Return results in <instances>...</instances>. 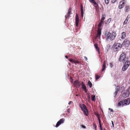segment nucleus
<instances>
[{"label":"nucleus","mask_w":130,"mask_h":130,"mask_svg":"<svg viewBox=\"0 0 130 130\" xmlns=\"http://www.w3.org/2000/svg\"><path fill=\"white\" fill-rule=\"evenodd\" d=\"M106 39H109L110 40L113 41L115 38L117 34L115 31H113L111 33L110 32L106 31L105 32Z\"/></svg>","instance_id":"f257e3e1"},{"label":"nucleus","mask_w":130,"mask_h":130,"mask_svg":"<svg viewBox=\"0 0 130 130\" xmlns=\"http://www.w3.org/2000/svg\"><path fill=\"white\" fill-rule=\"evenodd\" d=\"M79 106L82 111H83L84 115L86 116H88V111L85 104H80Z\"/></svg>","instance_id":"f03ea898"},{"label":"nucleus","mask_w":130,"mask_h":130,"mask_svg":"<svg viewBox=\"0 0 130 130\" xmlns=\"http://www.w3.org/2000/svg\"><path fill=\"white\" fill-rule=\"evenodd\" d=\"M122 47V45L120 43H115L113 45V49L116 52L119 50Z\"/></svg>","instance_id":"7ed1b4c3"},{"label":"nucleus","mask_w":130,"mask_h":130,"mask_svg":"<svg viewBox=\"0 0 130 130\" xmlns=\"http://www.w3.org/2000/svg\"><path fill=\"white\" fill-rule=\"evenodd\" d=\"M65 120L64 118H62L60 119L56 123L55 127H58L60 124L63 123L65 121Z\"/></svg>","instance_id":"20e7f679"},{"label":"nucleus","mask_w":130,"mask_h":130,"mask_svg":"<svg viewBox=\"0 0 130 130\" xmlns=\"http://www.w3.org/2000/svg\"><path fill=\"white\" fill-rule=\"evenodd\" d=\"M126 57V55L124 53H122L120 56V58H119V60L120 61H123L125 59Z\"/></svg>","instance_id":"39448f33"},{"label":"nucleus","mask_w":130,"mask_h":130,"mask_svg":"<svg viewBox=\"0 0 130 130\" xmlns=\"http://www.w3.org/2000/svg\"><path fill=\"white\" fill-rule=\"evenodd\" d=\"M124 106L128 105L130 103V99L128 98L124 100H122Z\"/></svg>","instance_id":"423d86ee"},{"label":"nucleus","mask_w":130,"mask_h":130,"mask_svg":"<svg viewBox=\"0 0 130 130\" xmlns=\"http://www.w3.org/2000/svg\"><path fill=\"white\" fill-rule=\"evenodd\" d=\"M73 84L76 87H79L82 84L79 81L77 80L74 82Z\"/></svg>","instance_id":"0eeeda50"},{"label":"nucleus","mask_w":130,"mask_h":130,"mask_svg":"<svg viewBox=\"0 0 130 130\" xmlns=\"http://www.w3.org/2000/svg\"><path fill=\"white\" fill-rule=\"evenodd\" d=\"M125 2L124 1H123L119 2L118 7L119 9H121L124 7L125 5Z\"/></svg>","instance_id":"6e6552de"},{"label":"nucleus","mask_w":130,"mask_h":130,"mask_svg":"<svg viewBox=\"0 0 130 130\" xmlns=\"http://www.w3.org/2000/svg\"><path fill=\"white\" fill-rule=\"evenodd\" d=\"M72 10V8L70 7L68 10V12L67 15L65 16L66 20L69 19V17L70 16L71 13V11Z\"/></svg>","instance_id":"1a4fd4ad"},{"label":"nucleus","mask_w":130,"mask_h":130,"mask_svg":"<svg viewBox=\"0 0 130 130\" xmlns=\"http://www.w3.org/2000/svg\"><path fill=\"white\" fill-rule=\"evenodd\" d=\"M102 28H98L97 31V34L96 36L97 37H99V38H100L101 34Z\"/></svg>","instance_id":"9d476101"},{"label":"nucleus","mask_w":130,"mask_h":130,"mask_svg":"<svg viewBox=\"0 0 130 130\" xmlns=\"http://www.w3.org/2000/svg\"><path fill=\"white\" fill-rule=\"evenodd\" d=\"M70 61L73 63H75V64H76L77 63H79V62L77 60H75L71 58H70L69 59Z\"/></svg>","instance_id":"9b49d317"},{"label":"nucleus","mask_w":130,"mask_h":130,"mask_svg":"<svg viewBox=\"0 0 130 130\" xmlns=\"http://www.w3.org/2000/svg\"><path fill=\"white\" fill-rule=\"evenodd\" d=\"M130 44L129 41L126 39H125L123 43V45H124L125 46H128Z\"/></svg>","instance_id":"f8f14e48"},{"label":"nucleus","mask_w":130,"mask_h":130,"mask_svg":"<svg viewBox=\"0 0 130 130\" xmlns=\"http://www.w3.org/2000/svg\"><path fill=\"white\" fill-rule=\"evenodd\" d=\"M75 18L76 25L77 26H78V25L79 18L77 14H76Z\"/></svg>","instance_id":"ddd939ff"},{"label":"nucleus","mask_w":130,"mask_h":130,"mask_svg":"<svg viewBox=\"0 0 130 130\" xmlns=\"http://www.w3.org/2000/svg\"><path fill=\"white\" fill-rule=\"evenodd\" d=\"M95 7V9L96 10L99 7L98 3L95 1L92 3Z\"/></svg>","instance_id":"4468645a"},{"label":"nucleus","mask_w":130,"mask_h":130,"mask_svg":"<svg viewBox=\"0 0 130 130\" xmlns=\"http://www.w3.org/2000/svg\"><path fill=\"white\" fill-rule=\"evenodd\" d=\"M125 12H127L130 11V6H127L125 8Z\"/></svg>","instance_id":"2eb2a0df"},{"label":"nucleus","mask_w":130,"mask_h":130,"mask_svg":"<svg viewBox=\"0 0 130 130\" xmlns=\"http://www.w3.org/2000/svg\"><path fill=\"white\" fill-rule=\"evenodd\" d=\"M106 62L105 61H104L102 66V69L101 70L102 71H103L106 68Z\"/></svg>","instance_id":"dca6fc26"},{"label":"nucleus","mask_w":130,"mask_h":130,"mask_svg":"<svg viewBox=\"0 0 130 130\" xmlns=\"http://www.w3.org/2000/svg\"><path fill=\"white\" fill-rule=\"evenodd\" d=\"M126 33L125 32H122L121 33V38L122 39H124L125 37H126Z\"/></svg>","instance_id":"f3484780"},{"label":"nucleus","mask_w":130,"mask_h":130,"mask_svg":"<svg viewBox=\"0 0 130 130\" xmlns=\"http://www.w3.org/2000/svg\"><path fill=\"white\" fill-rule=\"evenodd\" d=\"M130 64V62L128 60L126 61L125 62L124 65L128 68Z\"/></svg>","instance_id":"a211bd4d"},{"label":"nucleus","mask_w":130,"mask_h":130,"mask_svg":"<svg viewBox=\"0 0 130 130\" xmlns=\"http://www.w3.org/2000/svg\"><path fill=\"white\" fill-rule=\"evenodd\" d=\"M121 105H122V106H124V104H123L122 100V101H120V102L118 103L117 105V106L118 107H119Z\"/></svg>","instance_id":"6ab92c4d"},{"label":"nucleus","mask_w":130,"mask_h":130,"mask_svg":"<svg viewBox=\"0 0 130 130\" xmlns=\"http://www.w3.org/2000/svg\"><path fill=\"white\" fill-rule=\"evenodd\" d=\"M94 45L97 50L99 52L100 49L98 47V44L95 43L94 44Z\"/></svg>","instance_id":"aec40b11"},{"label":"nucleus","mask_w":130,"mask_h":130,"mask_svg":"<svg viewBox=\"0 0 130 130\" xmlns=\"http://www.w3.org/2000/svg\"><path fill=\"white\" fill-rule=\"evenodd\" d=\"M104 21H100L99 24L98 25V27L99 28H101V26L102 25V24L103 23Z\"/></svg>","instance_id":"412c9836"},{"label":"nucleus","mask_w":130,"mask_h":130,"mask_svg":"<svg viewBox=\"0 0 130 130\" xmlns=\"http://www.w3.org/2000/svg\"><path fill=\"white\" fill-rule=\"evenodd\" d=\"M81 84L82 85V89H83V90L86 88V87L85 86V84L83 82H82L81 83Z\"/></svg>","instance_id":"4be33fe9"},{"label":"nucleus","mask_w":130,"mask_h":130,"mask_svg":"<svg viewBox=\"0 0 130 130\" xmlns=\"http://www.w3.org/2000/svg\"><path fill=\"white\" fill-rule=\"evenodd\" d=\"M95 95H92L91 96V100L93 101H95Z\"/></svg>","instance_id":"5701e85b"},{"label":"nucleus","mask_w":130,"mask_h":130,"mask_svg":"<svg viewBox=\"0 0 130 130\" xmlns=\"http://www.w3.org/2000/svg\"><path fill=\"white\" fill-rule=\"evenodd\" d=\"M106 17V15L105 14H103L102 15V17L101 19V21H103L105 19V17Z\"/></svg>","instance_id":"b1692460"},{"label":"nucleus","mask_w":130,"mask_h":130,"mask_svg":"<svg viewBox=\"0 0 130 130\" xmlns=\"http://www.w3.org/2000/svg\"><path fill=\"white\" fill-rule=\"evenodd\" d=\"M128 68L124 65L122 68V70L123 71H125Z\"/></svg>","instance_id":"393cba45"},{"label":"nucleus","mask_w":130,"mask_h":130,"mask_svg":"<svg viewBox=\"0 0 130 130\" xmlns=\"http://www.w3.org/2000/svg\"><path fill=\"white\" fill-rule=\"evenodd\" d=\"M88 84L90 88H91L92 86V84L90 81L89 80L88 82Z\"/></svg>","instance_id":"a878e982"},{"label":"nucleus","mask_w":130,"mask_h":130,"mask_svg":"<svg viewBox=\"0 0 130 130\" xmlns=\"http://www.w3.org/2000/svg\"><path fill=\"white\" fill-rule=\"evenodd\" d=\"M111 20V18H109L107 20V22H108L107 23V22L105 23V25H106V24H108L110 22Z\"/></svg>","instance_id":"bb28decb"},{"label":"nucleus","mask_w":130,"mask_h":130,"mask_svg":"<svg viewBox=\"0 0 130 130\" xmlns=\"http://www.w3.org/2000/svg\"><path fill=\"white\" fill-rule=\"evenodd\" d=\"M93 126L94 128V129L95 130H97L96 129V127L97 126L95 123H94L93 124Z\"/></svg>","instance_id":"cd10ccee"},{"label":"nucleus","mask_w":130,"mask_h":130,"mask_svg":"<svg viewBox=\"0 0 130 130\" xmlns=\"http://www.w3.org/2000/svg\"><path fill=\"white\" fill-rule=\"evenodd\" d=\"M81 12H83V5L81 4L80 5Z\"/></svg>","instance_id":"c85d7f7f"},{"label":"nucleus","mask_w":130,"mask_h":130,"mask_svg":"<svg viewBox=\"0 0 130 130\" xmlns=\"http://www.w3.org/2000/svg\"><path fill=\"white\" fill-rule=\"evenodd\" d=\"M95 79L96 80L98 79H99L101 77L100 76H99V75H95Z\"/></svg>","instance_id":"c756f323"},{"label":"nucleus","mask_w":130,"mask_h":130,"mask_svg":"<svg viewBox=\"0 0 130 130\" xmlns=\"http://www.w3.org/2000/svg\"><path fill=\"white\" fill-rule=\"evenodd\" d=\"M128 21V20H127V19H126L124 21V22L123 23V24L125 25V24H126L127 23Z\"/></svg>","instance_id":"7c9ffc66"},{"label":"nucleus","mask_w":130,"mask_h":130,"mask_svg":"<svg viewBox=\"0 0 130 130\" xmlns=\"http://www.w3.org/2000/svg\"><path fill=\"white\" fill-rule=\"evenodd\" d=\"M105 0V3L106 4H108L109 3V0Z\"/></svg>","instance_id":"2f4dec72"},{"label":"nucleus","mask_w":130,"mask_h":130,"mask_svg":"<svg viewBox=\"0 0 130 130\" xmlns=\"http://www.w3.org/2000/svg\"><path fill=\"white\" fill-rule=\"evenodd\" d=\"M113 66V63H110L109 64V66L111 68H112Z\"/></svg>","instance_id":"473e14b6"},{"label":"nucleus","mask_w":130,"mask_h":130,"mask_svg":"<svg viewBox=\"0 0 130 130\" xmlns=\"http://www.w3.org/2000/svg\"><path fill=\"white\" fill-rule=\"evenodd\" d=\"M130 15H127L126 19H127V20H128L129 18H130Z\"/></svg>","instance_id":"72a5a7b5"},{"label":"nucleus","mask_w":130,"mask_h":130,"mask_svg":"<svg viewBox=\"0 0 130 130\" xmlns=\"http://www.w3.org/2000/svg\"><path fill=\"white\" fill-rule=\"evenodd\" d=\"M89 1L91 3H92L94 2L95 1V0H89Z\"/></svg>","instance_id":"f704fd0d"},{"label":"nucleus","mask_w":130,"mask_h":130,"mask_svg":"<svg viewBox=\"0 0 130 130\" xmlns=\"http://www.w3.org/2000/svg\"><path fill=\"white\" fill-rule=\"evenodd\" d=\"M99 123V125H100V129L102 128V125H101V123Z\"/></svg>","instance_id":"c9c22d12"},{"label":"nucleus","mask_w":130,"mask_h":130,"mask_svg":"<svg viewBox=\"0 0 130 130\" xmlns=\"http://www.w3.org/2000/svg\"><path fill=\"white\" fill-rule=\"evenodd\" d=\"M117 0H111V2L113 3H114Z\"/></svg>","instance_id":"e433bc0d"},{"label":"nucleus","mask_w":130,"mask_h":130,"mask_svg":"<svg viewBox=\"0 0 130 130\" xmlns=\"http://www.w3.org/2000/svg\"><path fill=\"white\" fill-rule=\"evenodd\" d=\"M98 119L99 121V123H101V121L100 119V118H99V117H98Z\"/></svg>","instance_id":"4c0bfd02"},{"label":"nucleus","mask_w":130,"mask_h":130,"mask_svg":"<svg viewBox=\"0 0 130 130\" xmlns=\"http://www.w3.org/2000/svg\"><path fill=\"white\" fill-rule=\"evenodd\" d=\"M81 126L83 128H86V126L83 125H82Z\"/></svg>","instance_id":"58836bf2"},{"label":"nucleus","mask_w":130,"mask_h":130,"mask_svg":"<svg viewBox=\"0 0 130 130\" xmlns=\"http://www.w3.org/2000/svg\"><path fill=\"white\" fill-rule=\"evenodd\" d=\"M81 14L82 17L83 18V12H81Z\"/></svg>","instance_id":"ea45409f"},{"label":"nucleus","mask_w":130,"mask_h":130,"mask_svg":"<svg viewBox=\"0 0 130 130\" xmlns=\"http://www.w3.org/2000/svg\"><path fill=\"white\" fill-rule=\"evenodd\" d=\"M83 90L85 91V93H87V89H86H86H84Z\"/></svg>","instance_id":"a19ab883"},{"label":"nucleus","mask_w":130,"mask_h":130,"mask_svg":"<svg viewBox=\"0 0 130 130\" xmlns=\"http://www.w3.org/2000/svg\"><path fill=\"white\" fill-rule=\"evenodd\" d=\"M111 122H112V126H113V127H114V124L113 122L112 121H111Z\"/></svg>","instance_id":"79ce46f5"},{"label":"nucleus","mask_w":130,"mask_h":130,"mask_svg":"<svg viewBox=\"0 0 130 130\" xmlns=\"http://www.w3.org/2000/svg\"><path fill=\"white\" fill-rule=\"evenodd\" d=\"M109 110H111V112H113V110L112 109H111L110 108H109Z\"/></svg>","instance_id":"37998d69"},{"label":"nucleus","mask_w":130,"mask_h":130,"mask_svg":"<svg viewBox=\"0 0 130 130\" xmlns=\"http://www.w3.org/2000/svg\"><path fill=\"white\" fill-rule=\"evenodd\" d=\"M72 103V101H70L69 103V104L70 105L71 104V103Z\"/></svg>","instance_id":"c03bdc74"},{"label":"nucleus","mask_w":130,"mask_h":130,"mask_svg":"<svg viewBox=\"0 0 130 130\" xmlns=\"http://www.w3.org/2000/svg\"><path fill=\"white\" fill-rule=\"evenodd\" d=\"M87 98L88 99H89L90 98V96L89 95H88V96H87Z\"/></svg>","instance_id":"a18cd8bd"},{"label":"nucleus","mask_w":130,"mask_h":130,"mask_svg":"<svg viewBox=\"0 0 130 130\" xmlns=\"http://www.w3.org/2000/svg\"><path fill=\"white\" fill-rule=\"evenodd\" d=\"M96 115L97 117H99V115L98 114H96Z\"/></svg>","instance_id":"49530a36"},{"label":"nucleus","mask_w":130,"mask_h":130,"mask_svg":"<svg viewBox=\"0 0 130 130\" xmlns=\"http://www.w3.org/2000/svg\"><path fill=\"white\" fill-rule=\"evenodd\" d=\"M65 57L66 58H68V57L67 56H65Z\"/></svg>","instance_id":"de8ad7c7"},{"label":"nucleus","mask_w":130,"mask_h":130,"mask_svg":"<svg viewBox=\"0 0 130 130\" xmlns=\"http://www.w3.org/2000/svg\"><path fill=\"white\" fill-rule=\"evenodd\" d=\"M121 88L122 89V90L123 89V90H124V87H122Z\"/></svg>","instance_id":"09e8293b"},{"label":"nucleus","mask_w":130,"mask_h":130,"mask_svg":"<svg viewBox=\"0 0 130 130\" xmlns=\"http://www.w3.org/2000/svg\"><path fill=\"white\" fill-rule=\"evenodd\" d=\"M128 90L130 92V87L129 88Z\"/></svg>","instance_id":"8fccbe9b"},{"label":"nucleus","mask_w":130,"mask_h":130,"mask_svg":"<svg viewBox=\"0 0 130 130\" xmlns=\"http://www.w3.org/2000/svg\"><path fill=\"white\" fill-rule=\"evenodd\" d=\"M85 57V58L86 59V60H87V58L86 57Z\"/></svg>","instance_id":"3c124183"},{"label":"nucleus","mask_w":130,"mask_h":130,"mask_svg":"<svg viewBox=\"0 0 130 130\" xmlns=\"http://www.w3.org/2000/svg\"><path fill=\"white\" fill-rule=\"evenodd\" d=\"M100 130H103L102 128H100Z\"/></svg>","instance_id":"603ef678"},{"label":"nucleus","mask_w":130,"mask_h":130,"mask_svg":"<svg viewBox=\"0 0 130 130\" xmlns=\"http://www.w3.org/2000/svg\"><path fill=\"white\" fill-rule=\"evenodd\" d=\"M69 110H68V112H69Z\"/></svg>","instance_id":"864d4df0"},{"label":"nucleus","mask_w":130,"mask_h":130,"mask_svg":"<svg viewBox=\"0 0 130 130\" xmlns=\"http://www.w3.org/2000/svg\"><path fill=\"white\" fill-rule=\"evenodd\" d=\"M104 130H106L105 129H104Z\"/></svg>","instance_id":"5fc2aeb1"}]
</instances>
